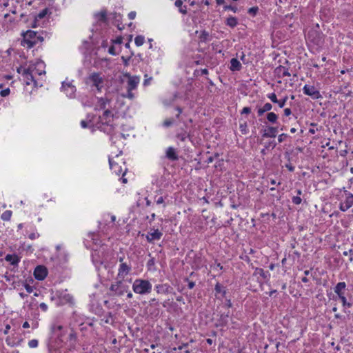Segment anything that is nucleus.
I'll return each mask as SVG.
<instances>
[{
  "label": "nucleus",
  "instance_id": "1",
  "mask_svg": "<svg viewBox=\"0 0 353 353\" xmlns=\"http://www.w3.org/2000/svg\"><path fill=\"white\" fill-rule=\"evenodd\" d=\"M152 285L148 280L137 279L132 284V290L136 294H148L151 292Z\"/></svg>",
  "mask_w": 353,
  "mask_h": 353
},
{
  "label": "nucleus",
  "instance_id": "2",
  "mask_svg": "<svg viewBox=\"0 0 353 353\" xmlns=\"http://www.w3.org/2000/svg\"><path fill=\"white\" fill-rule=\"evenodd\" d=\"M37 32L33 30H28L22 34L23 39L21 41V46H27L28 48H32L37 43Z\"/></svg>",
  "mask_w": 353,
  "mask_h": 353
},
{
  "label": "nucleus",
  "instance_id": "3",
  "mask_svg": "<svg viewBox=\"0 0 353 353\" xmlns=\"http://www.w3.org/2000/svg\"><path fill=\"white\" fill-rule=\"evenodd\" d=\"M128 286L123 283L121 280L116 281L114 283L111 284L110 290L113 292V295L122 296L125 292H127Z\"/></svg>",
  "mask_w": 353,
  "mask_h": 353
},
{
  "label": "nucleus",
  "instance_id": "4",
  "mask_svg": "<svg viewBox=\"0 0 353 353\" xmlns=\"http://www.w3.org/2000/svg\"><path fill=\"white\" fill-rule=\"evenodd\" d=\"M345 195V199L343 202L340 203L339 209L345 212L352 206H353V194L348 192L347 190L344 191Z\"/></svg>",
  "mask_w": 353,
  "mask_h": 353
},
{
  "label": "nucleus",
  "instance_id": "5",
  "mask_svg": "<svg viewBox=\"0 0 353 353\" xmlns=\"http://www.w3.org/2000/svg\"><path fill=\"white\" fill-rule=\"evenodd\" d=\"M303 90L305 94L310 96L314 99H318L321 97L319 91L317 90L313 85H305L303 87Z\"/></svg>",
  "mask_w": 353,
  "mask_h": 353
},
{
  "label": "nucleus",
  "instance_id": "6",
  "mask_svg": "<svg viewBox=\"0 0 353 353\" xmlns=\"http://www.w3.org/2000/svg\"><path fill=\"white\" fill-rule=\"evenodd\" d=\"M89 79L92 82V85L97 88L98 91H101L103 87V79L100 77V74L97 72L92 73Z\"/></svg>",
  "mask_w": 353,
  "mask_h": 353
},
{
  "label": "nucleus",
  "instance_id": "7",
  "mask_svg": "<svg viewBox=\"0 0 353 353\" xmlns=\"http://www.w3.org/2000/svg\"><path fill=\"white\" fill-rule=\"evenodd\" d=\"M48 275V270L43 265H38L34 271V276L39 281L43 280Z\"/></svg>",
  "mask_w": 353,
  "mask_h": 353
},
{
  "label": "nucleus",
  "instance_id": "8",
  "mask_svg": "<svg viewBox=\"0 0 353 353\" xmlns=\"http://www.w3.org/2000/svg\"><path fill=\"white\" fill-rule=\"evenodd\" d=\"M163 236V233L158 229H151L146 235V239L149 243H152L155 240H159Z\"/></svg>",
  "mask_w": 353,
  "mask_h": 353
},
{
  "label": "nucleus",
  "instance_id": "9",
  "mask_svg": "<svg viewBox=\"0 0 353 353\" xmlns=\"http://www.w3.org/2000/svg\"><path fill=\"white\" fill-rule=\"evenodd\" d=\"M128 77L127 90H134L139 83V77L137 76H130L129 74H125Z\"/></svg>",
  "mask_w": 353,
  "mask_h": 353
},
{
  "label": "nucleus",
  "instance_id": "10",
  "mask_svg": "<svg viewBox=\"0 0 353 353\" xmlns=\"http://www.w3.org/2000/svg\"><path fill=\"white\" fill-rule=\"evenodd\" d=\"M131 270V267L126 263H121L119 268L117 277L123 279Z\"/></svg>",
  "mask_w": 353,
  "mask_h": 353
},
{
  "label": "nucleus",
  "instance_id": "11",
  "mask_svg": "<svg viewBox=\"0 0 353 353\" xmlns=\"http://www.w3.org/2000/svg\"><path fill=\"white\" fill-rule=\"evenodd\" d=\"M33 67L30 66L27 69L23 70V76L26 80V84L30 85L31 82H35L34 77L32 75Z\"/></svg>",
  "mask_w": 353,
  "mask_h": 353
},
{
  "label": "nucleus",
  "instance_id": "12",
  "mask_svg": "<svg viewBox=\"0 0 353 353\" xmlns=\"http://www.w3.org/2000/svg\"><path fill=\"white\" fill-rule=\"evenodd\" d=\"M62 88L66 92V94L70 97V98L74 97L75 92H76V88L72 85L71 83H66L63 82L62 83Z\"/></svg>",
  "mask_w": 353,
  "mask_h": 353
},
{
  "label": "nucleus",
  "instance_id": "13",
  "mask_svg": "<svg viewBox=\"0 0 353 353\" xmlns=\"http://www.w3.org/2000/svg\"><path fill=\"white\" fill-rule=\"evenodd\" d=\"M230 311L228 310L226 312H223L220 314L219 319L217 320L216 323V327H223L225 326L228 323V319L230 317Z\"/></svg>",
  "mask_w": 353,
  "mask_h": 353
},
{
  "label": "nucleus",
  "instance_id": "14",
  "mask_svg": "<svg viewBox=\"0 0 353 353\" xmlns=\"http://www.w3.org/2000/svg\"><path fill=\"white\" fill-rule=\"evenodd\" d=\"M172 290V287L167 284H158L155 286V290L158 294H168L171 292V290Z\"/></svg>",
  "mask_w": 353,
  "mask_h": 353
},
{
  "label": "nucleus",
  "instance_id": "15",
  "mask_svg": "<svg viewBox=\"0 0 353 353\" xmlns=\"http://www.w3.org/2000/svg\"><path fill=\"white\" fill-rule=\"evenodd\" d=\"M110 99H108V98H99L98 99L97 103L95 105L94 110H105L106 106L108 103H110Z\"/></svg>",
  "mask_w": 353,
  "mask_h": 353
},
{
  "label": "nucleus",
  "instance_id": "16",
  "mask_svg": "<svg viewBox=\"0 0 353 353\" xmlns=\"http://www.w3.org/2000/svg\"><path fill=\"white\" fill-rule=\"evenodd\" d=\"M346 288V284L345 282H339L334 287V292L338 295V296H345V290Z\"/></svg>",
  "mask_w": 353,
  "mask_h": 353
},
{
  "label": "nucleus",
  "instance_id": "17",
  "mask_svg": "<svg viewBox=\"0 0 353 353\" xmlns=\"http://www.w3.org/2000/svg\"><path fill=\"white\" fill-rule=\"evenodd\" d=\"M166 157L171 161H176L178 159V156H177L175 149L174 148L169 147L167 149Z\"/></svg>",
  "mask_w": 353,
  "mask_h": 353
},
{
  "label": "nucleus",
  "instance_id": "18",
  "mask_svg": "<svg viewBox=\"0 0 353 353\" xmlns=\"http://www.w3.org/2000/svg\"><path fill=\"white\" fill-rule=\"evenodd\" d=\"M230 69L232 71H239L241 69V64L239 61L235 58H232L230 61Z\"/></svg>",
  "mask_w": 353,
  "mask_h": 353
},
{
  "label": "nucleus",
  "instance_id": "19",
  "mask_svg": "<svg viewBox=\"0 0 353 353\" xmlns=\"http://www.w3.org/2000/svg\"><path fill=\"white\" fill-rule=\"evenodd\" d=\"M277 133V128L270 126L268 130L263 133V137H275Z\"/></svg>",
  "mask_w": 353,
  "mask_h": 353
},
{
  "label": "nucleus",
  "instance_id": "20",
  "mask_svg": "<svg viewBox=\"0 0 353 353\" xmlns=\"http://www.w3.org/2000/svg\"><path fill=\"white\" fill-rule=\"evenodd\" d=\"M109 164L110 169L113 170L117 174L119 175L122 172L121 166H119L117 163H114V161L109 159Z\"/></svg>",
  "mask_w": 353,
  "mask_h": 353
},
{
  "label": "nucleus",
  "instance_id": "21",
  "mask_svg": "<svg viewBox=\"0 0 353 353\" xmlns=\"http://www.w3.org/2000/svg\"><path fill=\"white\" fill-rule=\"evenodd\" d=\"M6 261L10 262L11 265H17L19 262V259L17 255L7 254L5 257Z\"/></svg>",
  "mask_w": 353,
  "mask_h": 353
},
{
  "label": "nucleus",
  "instance_id": "22",
  "mask_svg": "<svg viewBox=\"0 0 353 353\" xmlns=\"http://www.w3.org/2000/svg\"><path fill=\"white\" fill-rule=\"evenodd\" d=\"M109 117H113V114L110 110L105 109L102 117H100L99 119H101V121L105 120V123L108 124L109 121L108 119Z\"/></svg>",
  "mask_w": 353,
  "mask_h": 353
},
{
  "label": "nucleus",
  "instance_id": "23",
  "mask_svg": "<svg viewBox=\"0 0 353 353\" xmlns=\"http://www.w3.org/2000/svg\"><path fill=\"white\" fill-rule=\"evenodd\" d=\"M238 23L237 19L234 17H230L226 19L225 24L230 28H234Z\"/></svg>",
  "mask_w": 353,
  "mask_h": 353
},
{
  "label": "nucleus",
  "instance_id": "24",
  "mask_svg": "<svg viewBox=\"0 0 353 353\" xmlns=\"http://www.w3.org/2000/svg\"><path fill=\"white\" fill-rule=\"evenodd\" d=\"M260 275L263 279H266L270 274L268 272H265L262 268H256L255 269L254 275Z\"/></svg>",
  "mask_w": 353,
  "mask_h": 353
},
{
  "label": "nucleus",
  "instance_id": "25",
  "mask_svg": "<svg viewBox=\"0 0 353 353\" xmlns=\"http://www.w3.org/2000/svg\"><path fill=\"white\" fill-rule=\"evenodd\" d=\"M216 293L221 294L222 297H224L226 294V290L220 283H217L214 288Z\"/></svg>",
  "mask_w": 353,
  "mask_h": 353
},
{
  "label": "nucleus",
  "instance_id": "26",
  "mask_svg": "<svg viewBox=\"0 0 353 353\" xmlns=\"http://www.w3.org/2000/svg\"><path fill=\"white\" fill-rule=\"evenodd\" d=\"M106 12L105 11H101L97 14H95V17L99 21H105L106 20Z\"/></svg>",
  "mask_w": 353,
  "mask_h": 353
},
{
  "label": "nucleus",
  "instance_id": "27",
  "mask_svg": "<svg viewBox=\"0 0 353 353\" xmlns=\"http://www.w3.org/2000/svg\"><path fill=\"white\" fill-rule=\"evenodd\" d=\"M267 119L269 122L274 123L278 119V116L274 112H269L267 114Z\"/></svg>",
  "mask_w": 353,
  "mask_h": 353
},
{
  "label": "nucleus",
  "instance_id": "28",
  "mask_svg": "<svg viewBox=\"0 0 353 353\" xmlns=\"http://www.w3.org/2000/svg\"><path fill=\"white\" fill-rule=\"evenodd\" d=\"M276 70L278 72L282 73V77H290V73L288 72V70L286 69L285 67L280 65L279 67L276 68Z\"/></svg>",
  "mask_w": 353,
  "mask_h": 353
},
{
  "label": "nucleus",
  "instance_id": "29",
  "mask_svg": "<svg viewBox=\"0 0 353 353\" xmlns=\"http://www.w3.org/2000/svg\"><path fill=\"white\" fill-rule=\"evenodd\" d=\"M12 216V211L6 210L1 215V218L3 221H10Z\"/></svg>",
  "mask_w": 353,
  "mask_h": 353
},
{
  "label": "nucleus",
  "instance_id": "30",
  "mask_svg": "<svg viewBox=\"0 0 353 353\" xmlns=\"http://www.w3.org/2000/svg\"><path fill=\"white\" fill-rule=\"evenodd\" d=\"M144 41H145V38L143 36H141V35H138L134 39L135 44L137 46H142L144 43Z\"/></svg>",
  "mask_w": 353,
  "mask_h": 353
},
{
  "label": "nucleus",
  "instance_id": "31",
  "mask_svg": "<svg viewBox=\"0 0 353 353\" xmlns=\"http://www.w3.org/2000/svg\"><path fill=\"white\" fill-rule=\"evenodd\" d=\"M339 298L340 299L343 307H352V303H348L347 301L345 296H339Z\"/></svg>",
  "mask_w": 353,
  "mask_h": 353
},
{
  "label": "nucleus",
  "instance_id": "32",
  "mask_svg": "<svg viewBox=\"0 0 353 353\" xmlns=\"http://www.w3.org/2000/svg\"><path fill=\"white\" fill-rule=\"evenodd\" d=\"M199 37H200V39L201 41L205 42V41H208V38H209L208 32H207L205 30L202 31Z\"/></svg>",
  "mask_w": 353,
  "mask_h": 353
},
{
  "label": "nucleus",
  "instance_id": "33",
  "mask_svg": "<svg viewBox=\"0 0 353 353\" xmlns=\"http://www.w3.org/2000/svg\"><path fill=\"white\" fill-rule=\"evenodd\" d=\"M188 137V134H187L186 132H181V133H178L176 134L177 139H179L181 141H185Z\"/></svg>",
  "mask_w": 353,
  "mask_h": 353
},
{
  "label": "nucleus",
  "instance_id": "34",
  "mask_svg": "<svg viewBox=\"0 0 353 353\" xmlns=\"http://www.w3.org/2000/svg\"><path fill=\"white\" fill-rule=\"evenodd\" d=\"M28 345L31 348L37 347L38 346V341L37 339L30 340L28 342Z\"/></svg>",
  "mask_w": 353,
  "mask_h": 353
},
{
  "label": "nucleus",
  "instance_id": "35",
  "mask_svg": "<svg viewBox=\"0 0 353 353\" xmlns=\"http://www.w3.org/2000/svg\"><path fill=\"white\" fill-rule=\"evenodd\" d=\"M240 130L241 132L243 133V134H246L247 133V128H248V125H247V123L246 122H244L243 123H241L240 124Z\"/></svg>",
  "mask_w": 353,
  "mask_h": 353
},
{
  "label": "nucleus",
  "instance_id": "36",
  "mask_svg": "<svg viewBox=\"0 0 353 353\" xmlns=\"http://www.w3.org/2000/svg\"><path fill=\"white\" fill-rule=\"evenodd\" d=\"M224 10H230L232 11H233L234 12H236L238 9H237V7L236 6H232V5H227V6H225L223 7Z\"/></svg>",
  "mask_w": 353,
  "mask_h": 353
},
{
  "label": "nucleus",
  "instance_id": "37",
  "mask_svg": "<svg viewBox=\"0 0 353 353\" xmlns=\"http://www.w3.org/2000/svg\"><path fill=\"white\" fill-rule=\"evenodd\" d=\"M259 10V8L255 6V7H252V8H250L249 10H248V13L252 14V16H255L256 14L257 13Z\"/></svg>",
  "mask_w": 353,
  "mask_h": 353
},
{
  "label": "nucleus",
  "instance_id": "38",
  "mask_svg": "<svg viewBox=\"0 0 353 353\" xmlns=\"http://www.w3.org/2000/svg\"><path fill=\"white\" fill-rule=\"evenodd\" d=\"M155 201L157 204H163V206L165 207V205L164 203V198L163 196H155Z\"/></svg>",
  "mask_w": 353,
  "mask_h": 353
},
{
  "label": "nucleus",
  "instance_id": "39",
  "mask_svg": "<svg viewBox=\"0 0 353 353\" xmlns=\"http://www.w3.org/2000/svg\"><path fill=\"white\" fill-rule=\"evenodd\" d=\"M268 98L274 103H276L279 102V100L277 99L276 95L275 93H272L268 95Z\"/></svg>",
  "mask_w": 353,
  "mask_h": 353
},
{
  "label": "nucleus",
  "instance_id": "40",
  "mask_svg": "<svg viewBox=\"0 0 353 353\" xmlns=\"http://www.w3.org/2000/svg\"><path fill=\"white\" fill-rule=\"evenodd\" d=\"M131 59V56L128 57H125L124 56H122L121 57V60L124 64L125 66H128L129 65V61Z\"/></svg>",
  "mask_w": 353,
  "mask_h": 353
},
{
  "label": "nucleus",
  "instance_id": "41",
  "mask_svg": "<svg viewBox=\"0 0 353 353\" xmlns=\"http://www.w3.org/2000/svg\"><path fill=\"white\" fill-rule=\"evenodd\" d=\"M287 100H288V97L286 96L283 99L279 100V102H277L276 103H278V105L280 108H283V107H284Z\"/></svg>",
  "mask_w": 353,
  "mask_h": 353
},
{
  "label": "nucleus",
  "instance_id": "42",
  "mask_svg": "<svg viewBox=\"0 0 353 353\" xmlns=\"http://www.w3.org/2000/svg\"><path fill=\"white\" fill-rule=\"evenodd\" d=\"M174 121L172 119H168L164 121L163 122V126L165 127H170L172 123Z\"/></svg>",
  "mask_w": 353,
  "mask_h": 353
},
{
  "label": "nucleus",
  "instance_id": "43",
  "mask_svg": "<svg viewBox=\"0 0 353 353\" xmlns=\"http://www.w3.org/2000/svg\"><path fill=\"white\" fill-rule=\"evenodd\" d=\"M301 199L300 196H293L292 197V202L296 204V205H299L301 203Z\"/></svg>",
  "mask_w": 353,
  "mask_h": 353
},
{
  "label": "nucleus",
  "instance_id": "44",
  "mask_svg": "<svg viewBox=\"0 0 353 353\" xmlns=\"http://www.w3.org/2000/svg\"><path fill=\"white\" fill-rule=\"evenodd\" d=\"M144 77H145V80H144V82H143V85L145 86V85H148L150 84V81L152 80V77H148V74H145L144 75Z\"/></svg>",
  "mask_w": 353,
  "mask_h": 353
},
{
  "label": "nucleus",
  "instance_id": "45",
  "mask_svg": "<svg viewBox=\"0 0 353 353\" xmlns=\"http://www.w3.org/2000/svg\"><path fill=\"white\" fill-rule=\"evenodd\" d=\"M10 89L9 88H6L5 90H1V92H0V94H1V97H5L8 96L10 94Z\"/></svg>",
  "mask_w": 353,
  "mask_h": 353
},
{
  "label": "nucleus",
  "instance_id": "46",
  "mask_svg": "<svg viewBox=\"0 0 353 353\" xmlns=\"http://www.w3.org/2000/svg\"><path fill=\"white\" fill-rule=\"evenodd\" d=\"M263 109L265 110V112H268L270 111V110H272V105L271 103H266L263 106Z\"/></svg>",
  "mask_w": 353,
  "mask_h": 353
},
{
  "label": "nucleus",
  "instance_id": "47",
  "mask_svg": "<svg viewBox=\"0 0 353 353\" xmlns=\"http://www.w3.org/2000/svg\"><path fill=\"white\" fill-rule=\"evenodd\" d=\"M287 137H288V134H280L278 137L279 142L282 143Z\"/></svg>",
  "mask_w": 353,
  "mask_h": 353
},
{
  "label": "nucleus",
  "instance_id": "48",
  "mask_svg": "<svg viewBox=\"0 0 353 353\" xmlns=\"http://www.w3.org/2000/svg\"><path fill=\"white\" fill-rule=\"evenodd\" d=\"M25 288L28 293H31L33 291V287L28 283L25 284Z\"/></svg>",
  "mask_w": 353,
  "mask_h": 353
},
{
  "label": "nucleus",
  "instance_id": "49",
  "mask_svg": "<svg viewBox=\"0 0 353 353\" xmlns=\"http://www.w3.org/2000/svg\"><path fill=\"white\" fill-rule=\"evenodd\" d=\"M251 112L250 107H244L241 111V114H249Z\"/></svg>",
  "mask_w": 353,
  "mask_h": 353
},
{
  "label": "nucleus",
  "instance_id": "50",
  "mask_svg": "<svg viewBox=\"0 0 353 353\" xmlns=\"http://www.w3.org/2000/svg\"><path fill=\"white\" fill-rule=\"evenodd\" d=\"M265 112H266L265 111V110L263 109V107L259 108L257 110V114H258L259 117L262 116Z\"/></svg>",
  "mask_w": 353,
  "mask_h": 353
},
{
  "label": "nucleus",
  "instance_id": "51",
  "mask_svg": "<svg viewBox=\"0 0 353 353\" xmlns=\"http://www.w3.org/2000/svg\"><path fill=\"white\" fill-rule=\"evenodd\" d=\"M174 5L176 7L179 8V9L183 5V1L182 0H176Z\"/></svg>",
  "mask_w": 353,
  "mask_h": 353
},
{
  "label": "nucleus",
  "instance_id": "52",
  "mask_svg": "<svg viewBox=\"0 0 353 353\" xmlns=\"http://www.w3.org/2000/svg\"><path fill=\"white\" fill-rule=\"evenodd\" d=\"M149 303H150V305H159V301L155 298L151 299L150 300Z\"/></svg>",
  "mask_w": 353,
  "mask_h": 353
},
{
  "label": "nucleus",
  "instance_id": "53",
  "mask_svg": "<svg viewBox=\"0 0 353 353\" xmlns=\"http://www.w3.org/2000/svg\"><path fill=\"white\" fill-rule=\"evenodd\" d=\"M63 328L62 325H53L52 327V330L54 332H55L57 330H61Z\"/></svg>",
  "mask_w": 353,
  "mask_h": 353
},
{
  "label": "nucleus",
  "instance_id": "54",
  "mask_svg": "<svg viewBox=\"0 0 353 353\" xmlns=\"http://www.w3.org/2000/svg\"><path fill=\"white\" fill-rule=\"evenodd\" d=\"M39 307L44 312H46L48 310V305L45 303H41L39 305Z\"/></svg>",
  "mask_w": 353,
  "mask_h": 353
},
{
  "label": "nucleus",
  "instance_id": "55",
  "mask_svg": "<svg viewBox=\"0 0 353 353\" xmlns=\"http://www.w3.org/2000/svg\"><path fill=\"white\" fill-rule=\"evenodd\" d=\"M179 12L183 14H187V9H186V6H181L179 9Z\"/></svg>",
  "mask_w": 353,
  "mask_h": 353
},
{
  "label": "nucleus",
  "instance_id": "56",
  "mask_svg": "<svg viewBox=\"0 0 353 353\" xmlns=\"http://www.w3.org/2000/svg\"><path fill=\"white\" fill-rule=\"evenodd\" d=\"M132 90H128V94L125 97H127L129 99H133L134 98V94L132 92Z\"/></svg>",
  "mask_w": 353,
  "mask_h": 353
},
{
  "label": "nucleus",
  "instance_id": "57",
  "mask_svg": "<svg viewBox=\"0 0 353 353\" xmlns=\"http://www.w3.org/2000/svg\"><path fill=\"white\" fill-rule=\"evenodd\" d=\"M108 52H109L110 54H111L112 55H115L116 54L115 49H114V46H110L109 48Z\"/></svg>",
  "mask_w": 353,
  "mask_h": 353
},
{
  "label": "nucleus",
  "instance_id": "58",
  "mask_svg": "<svg viewBox=\"0 0 353 353\" xmlns=\"http://www.w3.org/2000/svg\"><path fill=\"white\" fill-rule=\"evenodd\" d=\"M291 114H292V111L290 108H285L284 110V115L285 116L288 117V116L290 115Z\"/></svg>",
  "mask_w": 353,
  "mask_h": 353
},
{
  "label": "nucleus",
  "instance_id": "59",
  "mask_svg": "<svg viewBox=\"0 0 353 353\" xmlns=\"http://www.w3.org/2000/svg\"><path fill=\"white\" fill-rule=\"evenodd\" d=\"M39 236V234H37L35 233H31L29 234V239H30L31 240H34Z\"/></svg>",
  "mask_w": 353,
  "mask_h": 353
},
{
  "label": "nucleus",
  "instance_id": "60",
  "mask_svg": "<svg viewBox=\"0 0 353 353\" xmlns=\"http://www.w3.org/2000/svg\"><path fill=\"white\" fill-rule=\"evenodd\" d=\"M136 17V12L132 11V12H130L129 14H128V17L130 19H134Z\"/></svg>",
  "mask_w": 353,
  "mask_h": 353
},
{
  "label": "nucleus",
  "instance_id": "61",
  "mask_svg": "<svg viewBox=\"0 0 353 353\" xmlns=\"http://www.w3.org/2000/svg\"><path fill=\"white\" fill-rule=\"evenodd\" d=\"M189 343H182L180 346L178 347V350H182L185 347H187L188 346Z\"/></svg>",
  "mask_w": 353,
  "mask_h": 353
},
{
  "label": "nucleus",
  "instance_id": "62",
  "mask_svg": "<svg viewBox=\"0 0 353 353\" xmlns=\"http://www.w3.org/2000/svg\"><path fill=\"white\" fill-rule=\"evenodd\" d=\"M343 254L344 256H347L348 254L352 255L353 254V250L350 249L348 251H345V252H343Z\"/></svg>",
  "mask_w": 353,
  "mask_h": 353
},
{
  "label": "nucleus",
  "instance_id": "63",
  "mask_svg": "<svg viewBox=\"0 0 353 353\" xmlns=\"http://www.w3.org/2000/svg\"><path fill=\"white\" fill-rule=\"evenodd\" d=\"M188 286L190 289H192L195 286V283L193 281H189Z\"/></svg>",
  "mask_w": 353,
  "mask_h": 353
},
{
  "label": "nucleus",
  "instance_id": "64",
  "mask_svg": "<svg viewBox=\"0 0 353 353\" xmlns=\"http://www.w3.org/2000/svg\"><path fill=\"white\" fill-rule=\"evenodd\" d=\"M46 10H43L42 12H41L39 14V15H38V16H39V17L40 19H41V18L44 17V16L46 15Z\"/></svg>",
  "mask_w": 353,
  "mask_h": 353
}]
</instances>
